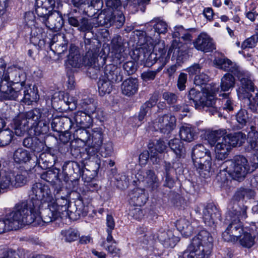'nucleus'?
Here are the masks:
<instances>
[{
    "label": "nucleus",
    "mask_w": 258,
    "mask_h": 258,
    "mask_svg": "<svg viewBox=\"0 0 258 258\" xmlns=\"http://www.w3.org/2000/svg\"><path fill=\"white\" fill-rule=\"evenodd\" d=\"M53 115L47 109L34 108L22 113L14 121L15 134L22 136L25 133L31 136L47 134Z\"/></svg>",
    "instance_id": "1"
},
{
    "label": "nucleus",
    "mask_w": 258,
    "mask_h": 258,
    "mask_svg": "<svg viewBox=\"0 0 258 258\" xmlns=\"http://www.w3.org/2000/svg\"><path fill=\"white\" fill-rule=\"evenodd\" d=\"M39 214V210L28 200H22L16 204L7 214L8 220L10 227L17 230L23 225L33 223Z\"/></svg>",
    "instance_id": "2"
},
{
    "label": "nucleus",
    "mask_w": 258,
    "mask_h": 258,
    "mask_svg": "<svg viewBox=\"0 0 258 258\" xmlns=\"http://www.w3.org/2000/svg\"><path fill=\"white\" fill-rule=\"evenodd\" d=\"M212 242L211 234L202 230L192 238L187 248L179 254V258H205L211 252Z\"/></svg>",
    "instance_id": "3"
},
{
    "label": "nucleus",
    "mask_w": 258,
    "mask_h": 258,
    "mask_svg": "<svg viewBox=\"0 0 258 258\" xmlns=\"http://www.w3.org/2000/svg\"><path fill=\"white\" fill-rule=\"evenodd\" d=\"M54 6V0H36L35 12L46 27L57 32L62 27L63 20L58 11H52Z\"/></svg>",
    "instance_id": "4"
},
{
    "label": "nucleus",
    "mask_w": 258,
    "mask_h": 258,
    "mask_svg": "<svg viewBox=\"0 0 258 258\" xmlns=\"http://www.w3.org/2000/svg\"><path fill=\"white\" fill-rule=\"evenodd\" d=\"M233 206L229 205L228 215L231 222L226 229L222 233V238L224 241L234 243L238 240V237L243 232V226L240 220L247 217L246 207H240L236 202H233Z\"/></svg>",
    "instance_id": "5"
},
{
    "label": "nucleus",
    "mask_w": 258,
    "mask_h": 258,
    "mask_svg": "<svg viewBox=\"0 0 258 258\" xmlns=\"http://www.w3.org/2000/svg\"><path fill=\"white\" fill-rule=\"evenodd\" d=\"M184 48L181 43L175 40L173 41L167 53L163 44H157L155 45L154 50L147 55L146 58L143 57V59L146 61V65L148 67H151L157 62L160 65L159 67L163 68L170 59V53L173 52L174 55L180 57L185 52Z\"/></svg>",
    "instance_id": "6"
},
{
    "label": "nucleus",
    "mask_w": 258,
    "mask_h": 258,
    "mask_svg": "<svg viewBox=\"0 0 258 258\" xmlns=\"http://www.w3.org/2000/svg\"><path fill=\"white\" fill-rule=\"evenodd\" d=\"M105 3L107 9L99 15V24L107 27L114 25L116 28H120L125 22L121 1L105 0Z\"/></svg>",
    "instance_id": "7"
},
{
    "label": "nucleus",
    "mask_w": 258,
    "mask_h": 258,
    "mask_svg": "<svg viewBox=\"0 0 258 258\" xmlns=\"http://www.w3.org/2000/svg\"><path fill=\"white\" fill-rule=\"evenodd\" d=\"M192 159L199 175L203 178L209 177L212 163L211 152L202 144H197L192 148Z\"/></svg>",
    "instance_id": "8"
},
{
    "label": "nucleus",
    "mask_w": 258,
    "mask_h": 258,
    "mask_svg": "<svg viewBox=\"0 0 258 258\" xmlns=\"http://www.w3.org/2000/svg\"><path fill=\"white\" fill-rule=\"evenodd\" d=\"M27 200L33 207L39 210L42 205L48 204L53 200V194L47 184L35 182L28 191Z\"/></svg>",
    "instance_id": "9"
},
{
    "label": "nucleus",
    "mask_w": 258,
    "mask_h": 258,
    "mask_svg": "<svg viewBox=\"0 0 258 258\" xmlns=\"http://www.w3.org/2000/svg\"><path fill=\"white\" fill-rule=\"evenodd\" d=\"M240 82V87L238 90L239 97L244 99L246 102L248 108L253 112H255L258 107V95L252 99H251V92L254 91V84L251 80L250 76L248 74L240 73L238 76Z\"/></svg>",
    "instance_id": "10"
},
{
    "label": "nucleus",
    "mask_w": 258,
    "mask_h": 258,
    "mask_svg": "<svg viewBox=\"0 0 258 258\" xmlns=\"http://www.w3.org/2000/svg\"><path fill=\"white\" fill-rule=\"evenodd\" d=\"M248 160L242 156H237L230 162L227 170L231 177L238 181L244 179L247 174L250 173L247 166Z\"/></svg>",
    "instance_id": "11"
},
{
    "label": "nucleus",
    "mask_w": 258,
    "mask_h": 258,
    "mask_svg": "<svg viewBox=\"0 0 258 258\" xmlns=\"http://www.w3.org/2000/svg\"><path fill=\"white\" fill-rule=\"evenodd\" d=\"M4 79L9 80L16 85V87H20V85H25L26 76L24 72L20 67L13 65L9 67L4 74Z\"/></svg>",
    "instance_id": "12"
},
{
    "label": "nucleus",
    "mask_w": 258,
    "mask_h": 258,
    "mask_svg": "<svg viewBox=\"0 0 258 258\" xmlns=\"http://www.w3.org/2000/svg\"><path fill=\"white\" fill-rule=\"evenodd\" d=\"M194 47L199 51L210 52L216 49L213 39L207 33H200L193 41Z\"/></svg>",
    "instance_id": "13"
},
{
    "label": "nucleus",
    "mask_w": 258,
    "mask_h": 258,
    "mask_svg": "<svg viewBox=\"0 0 258 258\" xmlns=\"http://www.w3.org/2000/svg\"><path fill=\"white\" fill-rule=\"evenodd\" d=\"M90 136L91 141L90 144H91L92 146L87 149V154L90 156V158L94 159L95 155L98 152L99 147L102 144L103 132L102 129L100 127L93 128Z\"/></svg>",
    "instance_id": "14"
},
{
    "label": "nucleus",
    "mask_w": 258,
    "mask_h": 258,
    "mask_svg": "<svg viewBox=\"0 0 258 258\" xmlns=\"http://www.w3.org/2000/svg\"><path fill=\"white\" fill-rule=\"evenodd\" d=\"M155 127L157 126L161 133L169 134L172 131L176 125V118L171 114H164L159 116L155 123Z\"/></svg>",
    "instance_id": "15"
},
{
    "label": "nucleus",
    "mask_w": 258,
    "mask_h": 258,
    "mask_svg": "<svg viewBox=\"0 0 258 258\" xmlns=\"http://www.w3.org/2000/svg\"><path fill=\"white\" fill-rule=\"evenodd\" d=\"M99 49L93 47L92 48H89V50L87 52L83 59V62L85 66L93 67L96 69H99L105 63L104 58L100 57L101 61L99 63L98 59Z\"/></svg>",
    "instance_id": "16"
},
{
    "label": "nucleus",
    "mask_w": 258,
    "mask_h": 258,
    "mask_svg": "<svg viewBox=\"0 0 258 258\" xmlns=\"http://www.w3.org/2000/svg\"><path fill=\"white\" fill-rule=\"evenodd\" d=\"M220 217V212L214 204H208L204 207L203 211V219L208 226H213Z\"/></svg>",
    "instance_id": "17"
},
{
    "label": "nucleus",
    "mask_w": 258,
    "mask_h": 258,
    "mask_svg": "<svg viewBox=\"0 0 258 258\" xmlns=\"http://www.w3.org/2000/svg\"><path fill=\"white\" fill-rule=\"evenodd\" d=\"M63 191L62 187L56 186L53 194V203L56 210L59 211L61 215H63L64 212L67 213L68 209L69 201L64 196H62L61 192Z\"/></svg>",
    "instance_id": "18"
},
{
    "label": "nucleus",
    "mask_w": 258,
    "mask_h": 258,
    "mask_svg": "<svg viewBox=\"0 0 258 258\" xmlns=\"http://www.w3.org/2000/svg\"><path fill=\"white\" fill-rule=\"evenodd\" d=\"M53 202H54L53 201L50 203H48V204L42 205L41 207V209L45 208L41 215L42 220L44 223H50L61 216L59 211L55 209V207L54 206V203Z\"/></svg>",
    "instance_id": "19"
},
{
    "label": "nucleus",
    "mask_w": 258,
    "mask_h": 258,
    "mask_svg": "<svg viewBox=\"0 0 258 258\" xmlns=\"http://www.w3.org/2000/svg\"><path fill=\"white\" fill-rule=\"evenodd\" d=\"M73 119L76 128H89L93 124V119L91 115L82 111L74 112Z\"/></svg>",
    "instance_id": "20"
},
{
    "label": "nucleus",
    "mask_w": 258,
    "mask_h": 258,
    "mask_svg": "<svg viewBox=\"0 0 258 258\" xmlns=\"http://www.w3.org/2000/svg\"><path fill=\"white\" fill-rule=\"evenodd\" d=\"M104 76L107 80L111 82L118 83L122 80L121 69L113 64H109L105 66L104 69Z\"/></svg>",
    "instance_id": "21"
},
{
    "label": "nucleus",
    "mask_w": 258,
    "mask_h": 258,
    "mask_svg": "<svg viewBox=\"0 0 258 258\" xmlns=\"http://www.w3.org/2000/svg\"><path fill=\"white\" fill-rule=\"evenodd\" d=\"M215 146L216 158L218 160L225 159L228 156V153L232 148L227 136H226L224 141L218 142V143L215 145Z\"/></svg>",
    "instance_id": "22"
},
{
    "label": "nucleus",
    "mask_w": 258,
    "mask_h": 258,
    "mask_svg": "<svg viewBox=\"0 0 258 258\" xmlns=\"http://www.w3.org/2000/svg\"><path fill=\"white\" fill-rule=\"evenodd\" d=\"M2 81L0 84V92L1 96L6 99L16 100L18 98L19 93L17 92L18 89L11 87L9 85V80H6L1 78Z\"/></svg>",
    "instance_id": "23"
},
{
    "label": "nucleus",
    "mask_w": 258,
    "mask_h": 258,
    "mask_svg": "<svg viewBox=\"0 0 258 258\" xmlns=\"http://www.w3.org/2000/svg\"><path fill=\"white\" fill-rule=\"evenodd\" d=\"M31 27V37L30 41L34 45H37L39 48L43 47L45 43V37L46 34L42 28L36 27Z\"/></svg>",
    "instance_id": "24"
},
{
    "label": "nucleus",
    "mask_w": 258,
    "mask_h": 258,
    "mask_svg": "<svg viewBox=\"0 0 258 258\" xmlns=\"http://www.w3.org/2000/svg\"><path fill=\"white\" fill-rule=\"evenodd\" d=\"M216 67L224 71L230 72L236 75L238 72V67L234 62L226 57H217L214 60Z\"/></svg>",
    "instance_id": "25"
},
{
    "label": "nucleus",
    "mask_w": 258,
    "mask_h": 258,
    "mask_svg": "<svg viewBox=\"0 0 258 258\" xmlns=\"http://www.w3.org/2000/svg\"><path fill=\"white\" fill-rule=\"evenodd\" d=\"M130 203L135 206L141 207L144 205L148 200L144 190L141 188H135L130 194Z\"/></svg>",
    "instance_id": "26"
},
{
    "label": "nucleus",
    "mask_w": 258,
    "mask_h": 258,
    "mask_svg": "<svg viewBox=\"0 0 258 258\" xmlns=\"http://www.w3.org/2000/svg\"><path fill=\"white\" fill-rule=\"evenodd\" d=\"M138 80L133 78L125 80L121 86L122 94L127 96H131L136 94L138 91Z\"/></svg>",
    "instance_id": "27"
},
{
    "label": "nucleus",
    "mask_w": 258,
    "mask_h": 258,
    "mask_svg": "<svg viewBox=\"0 0 258 258\" xmlns=\"http://www.w3.org/2000/svg\"><path fill=\"white\" fill-rule=\"evenodd\" d=\"M28 88L29 87L26 86L25 84L23 86L20 85V87H16V89H18L17 92L19 93L17 99L19 98L21 101L28 104L36 100L38 98L37 94H35L31 89H30V92H29Z\"/></svg>",
    "instance_id": "28"
},
{
    "label": "nucleus",
    "mask_w": 258,
    "mask_h": 258,
    "mask_svg": "<svg viewBox=\"0 0 258 258\" xmlns=\"http://www.w3.org/2000/svg\"><path fill=\"white\" fill-rule=\"evenodd\" d=\"M142 181L146 184L151 190L156 189L159 186V181L155 172L151 169L147 170L143 172Z\"/></svg>",
    "instance_id": "29"
},
{
    "label": "nucleus",
    "mask_w": 258,
    "mask_h": 258,
    "mask_svg": "<svg viewBox=\"0 0 258 258\" xmlns=\"http://www.w3.org/2000/svg\"><path fill=\"white\" fill-rule=\"evenodd\" d=\"M227 134L225 129H220L208 132L206 138L211 146H214L216 144L225 140Z\"/></svg>",
    "instance_id": "30"
},
{
    "label": "nucleus",
    "mask_w": 258,
    "mask_h": 258,
    "mask_svg": "<svg viewBox=\"0 0 258 258\" xmlns=\"http://www.w3.org/2000/svg\"><path fill=\"white\" fill-rule=\"evenodd\" d=\"M13 159L15 163L23 164L31 160V155L29 151L23 148H19L13 152Z\"/></svg>",
    "instance_id": "31"
},
{
    "label": "nucleus",
    "mask_w": 258,
    "mask_h": 258,
    "mask_svg": "<svg viewBox=\"0 0 258 258\" xmlns=\"http://www.w3.org/2000/svg\"><path fill=\"white\" fill-rule=\"evenodd\" d=\"M158 237L165 247H173L176 244V238L171 231L160 232Z\"/></svg>",
    "instance_id": "32"
},
{
    "label": "nucleus",
    "mask_w": 258,
    "mask_h": 258,
    "mask_svg": "<svg viewBox=\"0 0 258 258\" xmlns=\"http://www.w3.org/2000/svg\"><path fill=\"white\" fill-rule=\"evenodd\" d=\"M100 26L101 25L99 24V16L97 18H94L90 20L82 18L80 19V25L78 30L83 32H89L93 27H97Z\"/></svg>",
    "instance_id": "33"
},
{
    "label": "nucleus",
    "mask_w": 258,
    "mask_h": 258,
    "mask_svg": "<svg viewBox=\"0 0 258 258\" xmlns=\"http://www.w3.org/2000/svg\"><path fill=\"white\" fill-rule=\"evenodd\" d=\"M179 135L181 140L190 142L195 140L196 133L194 128L191 125L185 124L180 127Z\"/></svg>",
    "instance_id": "34"
},
{
    "label": "nucleus",
    "mask_w": 258,
    "mask_h": 258,
    "mask_svg": "<svg viewBox=\"0 0 258 258\" xmlns=\"http://www.w3.org/2000/svg\"><path fill=\"white\" fill-rule=\"evenodd\" d=\"M168 145L177 158H180L184 155L185 150L183 143L179 139L175 138L171 140Z\"/></svg>",
    "instance_id": "35"
},
{
    "label": "nucleus",
    "mask_w": 258,
    "mask_h": 258,
    "mask_svg": "<svg viewBox=\"0 0 258 258\" xmlns=\"http://www.w3.org/2000/svg\"><path fill=\"white\" fill-rule=\"evenodd\" d=\"M176 226L177 229L186 236H189L194 231L190 222L185 218H180L177 220Z\"/></svg>",
    "instance_id": "36"
},
{
    "label": "nucleus",
    "mask_w": 258,
    "mask_h": 258,
    "mask_svg": "<svg viewBox=\"0 0 258 258\" xmlns=\"http://www.w3.org/2000/svg\"><path fill=\"white\" fill-rule=\"evenodd\" d=\"M112 82L102 76L98 82V91L101 96L111 92L112 89Z\"/></svg>",
    "instance_id": "37"
},
{
    "label": "nucleus",
    "mask_w": 258,
    "mask_h": 258,
    "mask_svg": "<svg viewBox=\"0 0 258 258\" xmlns=\"http://www.w3.org/2000/svg\"><path fill=\"white\" fill-rule=\"evenodd\" d=\"M86 128L77 127L73 131L74 138L84 143L90 144L91 141L90 133Z\"/></svg>",
    "instance_id": "38"
},
{
    "label": "nucleus",
    "mask_w": 258,
    "mask_h": 258,
    "mask_svg": "<svg viewBox=\"0 0 258 258\" xmlns=\"http://www.w3.org/2000/svg\"><path fill=\"white\" fill-rule=\"evenodd\" d=\"M226 136L228 138L232 147L236 146L237 145H241L244 142L246 138V135L241 132L229 134Z\"/></svg>",
    "instance_id": "39"
},
{
    "label": "nucleus",
    "mask_w": 258,
    "mask_h": 258,
    "mask_svg": "<svg viewBox=\"0 0 258 258\" xmlns=\"http://www.w3.org/2000/svg\"><path fill=\"white\" fill-rule=\"evenodd\" d=\"M251 117V115L248 113V111L243 108H241L235 114V119L241 127L246 125Z\"/></svg>",
    "instance_id": "40"
},
{
    "label": "nucleus",
    "mask_w": 258,
    "mask_h": 258,
    "mask_svg": "<svg viewBox=\"0 0 258 258\" xmlns=\"http://www.w3.org/2000/svg\"><path fill=\"white\" fill-rule=\"evenodd\" d=\"M240 244L243 247L250 248L254 244V236L248 232L242 233L238 237Z\"/></svg>",
    "instance_id": "41"
},
{
    "label": "nucleus",
    "mask_w": 258,
    "mask_h": 258,
    "mask_svg": "<svg viewBox=\"0 0 258 258\" xmlns=\"http://www.w3.org/2000/svg\"><path fill=\"white\" fill-rule=\"evenodd\" d=\"M250 130L247 135L249 140V145L251 149L258 151V132L254 125H251Z\"/></svg>",
    "instance_id": "42"
},
{
    "label": "nucleus",
    "mask_w": 258,
    "mask_h": 258,
    "mask_svg": "<svg viewBox=\"0 0 258 258\" xmlns=\"http://www.w3.org/2000/svg\"><path fill=\"white\" fill-rule=\"evenodd\" d=\"M235 79L232 75L226 74L221 80V88L223 91H227L234 86Z\"/></svg>",
    "instance_id": "43"
},
{
    "label": "nucleus",
    "mask_w": 258,
    "mask_h": 258,
    "mask_svg": "<svg viewBox=\"0 0 258 258\" xmlns=\"http://www.w3.org/2000/svg\"><path fill=\"white\" fill-rule=\"evenodd\" d=\"M152 23H155L153 25L154 31L158 33L159 36L161 34H165L168 30V25L166 22L160 20L159 18H156L152 20Z\"/></svg>",
    "instance_id": "44"
},
{
    "label": "nucleus",
    "mask_w": 258,
    "mask_h": 258,
    "mask_svg": "<svg viewBox=\"0 0 258 258\" xmlns=\"http://www.w3.org/2000/svg\"><path fill=\"white\" fill-rule=\"evenodd\" d=\"M13 132L9 128L0 132V146L3 147L9 145L12 141Z\"/></svg>",
    "instance_id": "45"
},
{
    "label": "nucleus",
    "mask_w": 258,
    "mask_h": 258,
    "mask_svg": "<svg viewBox=\"0 0 258 258\" xmlns=\"http://www.w3.org/2000/svg\"><path fill=\"white\" fill-rule=\"evenodd\" d=\"M216 104V100L213 95H207L202 94V98L200 100L199 107H202L206 110Z\"/></svg>",
    "instance_id": "46"
},
{
    "label": "nucleus",
    "mask_w": 258,
    "mask_h": 258,
    "mask_svg": "<svg viewBox=\"0 0 258 258\" xmlns=\"http://www.w3.org/2000/svg\"><path fill=\"white\" fill-rule=\"evenodd\" d=\"M154 47L155 45L154 46L149 40L145 43L141 44L140 47L139 48L138 50H136L140 53L138 59L141 58L142 56L146 58L147 55L150 53L151 51L154 50Z\"/></svg>",
    "instance_id": "47"
},
{
    "label": "nucleus",
    "mask_w": 258,
    "mask_h": 258,
    "mask_svg": "<svg viewBox=\"0 0 258 258\" xmlns=\"http://www.w3.org/2000/svg\"><path fill=\"white\" fill-rule=\"evenodd\" d=\"M61 233L65 240L70 242L77 240L80 236L78 231L72 228L62 230Z\"/></svg>",
    "instance_id": "48"
},
{
    "label": "nucleus",
    "mask_w": 258,
    "mask_h": 258,
    "mask_svg": "<svg viewBox=\"0 0 258 258\" xmlns=\"http://www.w3.org/2000/svg\"><path fill=\"white\" fill-rule=\"evenodd\" d=\"M57 39V36H55L53 37L52 43L50 45L51 49H52L55 53L58 54L63 53L67 51V46L65 43H57L55 42V39Z\"/></svg>",
    "instance_id": "49"
},
{
    "label": "nucleus",
    "mask_w": 258,
    "mask_h": 258,
    "mask_svg": "<svg viewBox=\"0 0 258 258\" xmlns=\"http://www.w3.org/2000/svg\"><path fill=\"white\" fill-rule=\"evenodd\" d=\"M59 171L58 169L48 170L42 174L41 177L48 182H53L58 179Z\"/></svg>",
    "instance_id": "50"
},
{
    "label": "nucleus",
    "mask_w": 258,
    "mask_h": 258,
    "mask_svg": "<svg viewBox=\"0 0 258 258\" xmlns=\"http://www.w3.org/2000/svg\"><path fill=\"white\" fill-rule=\"evenodd\" d=\"M50 158H51L50 155L42 153L38 159V164L42 168H49L53 165V163L49 160Z\"/></svg>",
    "instance_id": "51"
},
{
    "label": "nucleus",
    "mask_w": 258,
    "mask_h": 258,
    "mask_svg": "<svg viewBox=\"0 0 258 258\" xmlns=\"http://www.w3.org/2000/svg\"><path fill=\"white\" fill-rule=\"evenodd\" d=\"M221 95L223 97L222 100L223 109L228 112L233 111L236 105L234 104L233 100L229 97V94L222 93Z\"/></svg>",
    "instance_id": "52"
},
{
    "label": "nucleus",
    "mask_w": 258,
    "mask_h": 258,
    "mask_svg": "<svg viewBox=\"0 0 258 258\" xmlns=\"http://www.w3.org/2000/svg\"><path fill=\"white\" fill-rule=\"evenodd\" d=\"M203 94V93H201L199 91H196L194 89H191L189 91L188 98L189 100L192 101L196 108H199L200 100L201 98H202Z\"/></svg>",
    "instance_id": "53"
},
{
    "label": "nucleus",
    "mask_w": 258,
    "mask_h": 258,
    "mask_svg": "<svg viewBox=\"0 0 258 258\" xmlns=\"http://www.w3.org/2000/svg\"><path fill=\"white\" fill-rule=\"evenodd\" d=\"M255 192L251 189L242 188L240 189L235 195L236 198L239 199H244L245 198L250 199L253 198L255 196Z\"/></svg>",
    "instance_id": "54"
},
{
    "label": "nucleus",
    "mask_w": 258,
    "mask_h": 258,
    "mask_svg": "<svg viewBox=\"0 0 258 258\" xmlns=\"http://www.w3.org/2000/svg\"><path fill=\"white\" fill-rule=\"evenodd\" d=\"M60 122L62 127L66 131L70 130H75L76 127L75 122L73 119V114L71 117H63L60 119Z\"/></svg>",
    "instance_id": "55"
},
{
    "label": "nucleus",
    "mask_w": 258,
    "mask_h": 258,
    "mask_svg": "<svg viewBox=\"0 0 258 258\" xmlns=\"http://www.w3.org/2000/svg\"><path fill=\"white\" fill-rule=\"evenodd\" d=\"M162 69V67H159L158 69L155 71L148 70L147 71L143 72L141 74V78L146 82L153 80L155 78L158 73H159Z\"/></svg>",
    "instance_id": "56"
},
{
    "label": "nucleus",
    "mask_w": 258,
    "mask_h": 258,
    "mask_svg": "<svg viewBox=\"0 0 258 258\" xmlns=\"http://www.w3.org/2000/svg\"><path fill=\"white\" fill-rule=\"evenodd\" d=\"M14 178L13 179V187H21L27 182L26 176L22 173L14 174Z\"/></svg>",
    "instance_id": "57"
},
{
    "label": "nucleus",
    "mask_w": 258,
    "mask_h": 258,
    "mask_svg": "<svg viewBox=\"0 0 258 258\" xmlns=\"http://www.w3.org/2000/svg\"><path fill=\"white\" fill-rule=\"evenodd\" d=\"M106 242L103 241L101 243V246L104 247L105 249L112 255V257H119L120 256V250L115 245H106Z\"/></svg>",
    "instance_id": "58"
},
{
    "label": "nucleus",
    "mask_w": 258,
    "mask_h": 258,
    "mask_svg": "<svg viewBox=\"0 0 258 258\" xmlns=\"http://www.w3.org/2000/svg\"><path fill=\"white\" fill-rule=\"evenodd\" d=\"M166 144L164 141L161 140L157 141L155 145V148L154 149L152 148L150 146L149 147V150L151 152V156H156V152H154V150L157 151L158 153H162L166 149Z\"/></svg>",
    "instance_id": "59"
},
{
    "label": "nucleus",
    "mask_w": 258,
    "mask_h": 258,
    "mask_svg": "<svg viewBox=\"0 0 258 258\" xmlns=\"http://www.w3.org/2000/svg\"><path fill=\"white\" fill-rule=\"evenodd\" d=\"M258 41V35H253L250 37L246 39L241 45V48L243 49L247 48H253L255 46Z\"/></svg>",
    "instance_id": "60"
},
{
    "label": "nucleus",
    "mask_w": 258,
    "mask_h": 258,
    "mask_svg": "<svg viewBox=\"0 0 258 258\" xmlns=\"http://www.w3.org/2000/svg\"><path fill=\"white\" fill-rule=\"evenodd\" d=\"M247 166L250 173L252 172L258 168V154H253L249 158Z\"/></svg>",
    "instance_id": "61"
},
{
    "label": "nucleus",
    "mask_w": 258,
    "mask_h": 258,
    "mask_svg": "<svg viewBox=\"0 0 258 258\" xmlns=\"http://www.w3.org/2000/svg\"><path fill=\"white\" fill-rule=\"evenodd\" d=\"M112 48L119 53L124 51L122 39L120 36L114 37L111 41Z\"/></svg>",
    "instance_id": "62"
},
{
    "label": "nucleus",
    "mask_w": 258,
    "mask_h": 258,
    "mask_svg": "<svg viewBox=\"0 0 258 258\" xmlns=\"http://www.w3.org/2000/svg\"><path fill=\"white\" fill-rule=\"evenodd\" d=\"M113 152V146L111 142L105 144L100 148V155L102 157L106 158L110 156Z\"/></svg>",
    "instance_id": "63"
},
{
    "label": "nucleus",
    "mask_w": 258,
    "mask_h": 258,
    "mask_svg": "<svg viewBox=\"0 0 258 258\" xmlns=\"http://www.w3.org/2000/svg\"><path fill=\"white\" fill-rule=\"evenodd\" d=\"M209 81V77L204 73L197 75L194 79V83L196 86L206 84Z\"/></svg>",
    "instance_id": "64"
}]
</instances>
